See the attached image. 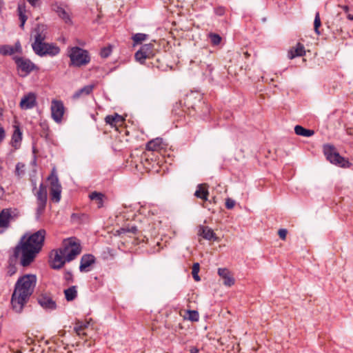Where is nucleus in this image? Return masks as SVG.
Returning <instances> with one entry per match:
<instances>
[{"label":"nucleus","mask_w":353,"mask_h":353,"mask_svg":"<svg viewBox=\"0 0 353 353\" xmlns=\"http://www.w3.org/2000/svg\"><path fill=\"white\" fill-rule=\"evenodd\" d=\"M18 70L23 76H26L36 68V65L29 59L23 57H14Z\"/></svg>","instance_id":"obj_10"},{"label":"nucleus","mask_w":353,"mask_h":353,"mask_svg":"<svg viewBox=\"0 0 353 353\" xmlns=\"http://www.w3.org/2000/svg\"><path fill=\"white\" fill-rule=\"evenodd\" d=\"M97 86V84L95 83H91V84H89L88 85H85V87H83V88H89V89H91V88H94V87Z\"/></svg>","instance_id":"obj_50"},{"label":"nucleus","mask_w":353,"mask_h":353,"mask_svg":"<svg viewBox=\"0 0 353 353\" xmlns=\"http://www.w3.org/2000/svg\"><path fill=\"white\" fill-rule=\"evenodd\" d=\"M135 59L139 62L143 63L146 59H148V57L144 54L143 52L140 49L135 53Z\"/></svg>","instance_id":"obj_36"},{"label":"nucleus","mask_w":353,"mask_h":353,"mask_svg":"<svg viewBox=\"0 0 353 353\" xmlns=\"http://www.w3.org/2000/svg\"><path fill=\"white\" fill-rule=\"evenodd\" d=\"M2 3H3L2 0H0V8H1Z\"/></svg>","instance_id":"obj_56"},{"label":"nucleus","mask_w":353,"mask_h":353,"mask_svg":"<svg viewBox=\"0 0 353 353\" xmlns=\"http://www.w3.org/2000/svg\"><path fill=\"white\" fill-rule=\"evenodd\" d=\"M37 279L35 274H25L17 280L12 295L11 304L13 310L20 313L24 305L34 292Z\"/></svg>","instance_id":"obj_2"},{"label":"nucleus","mask_w":353,"mask_h":353,"mask_svg":"<svg viewBox=\"0 0 353 353\" xmlns=\"http://www.w3.org/2000/svg\"><path fill=\"white\" fill-rule=\"evenodd\" d=\"M321 23L319 13L317 12L315 15L314 21V31L317 34H320L319 28L321 26Z\"/></svg>","instance_id":"obj_38"},{"label":"nucleus","mask_w":353,"mask_h":353,"mask_svg":"<svg viewBox=\"0 0 353 353\" xmlns=\"http://www.w3.org/2000/svg\"><path fill=\"white\" fill-rule=\"evenodd\" d=\"M71 65L80 67L88 64L90 58L88 52L79 47H72L68 50Z\"/></svg>","instance_id":"obj_4"},{"label":"nucleus","mask_w":353,"mask_h":353,"mask_svg":"<svg viewBox=\"0 0 353 353\" xmlns=\"http://www.w3.org/2000/svg\"><path fill=\"white\" fill-rule=\"evenodd\" d=\"M235 205V201L230 199V198H228L226 199L225 200V207L227 209H232Z\"/></svg>","instance_id":"obj_43"},{"label":"nucleus","mask_w":353,"mask_h":353,"mask_svg":"<svg viewBox=\"0 0 353 353\" xmlns=\"http://www.w3.org/2000/svg\"><path fill=\"white\" fill-rule=\"evenodd\" d=\"M147 38H148L147 34H143V33H137V34H135L132 37V40L135 45V44L141 43L142 41L146 40Z\"/></svg>","instance_id":"obj_32"},{"label":"nucleus","mask_w":353,"mask_h":353,"mask_svg":"<svg viewBox=\"0 0 353 353\" xmlns=\"http://www.w3.org/2000/svg\"><path fill=\"white\" fill-rule=\"evenodd\" d=\"M137 232H138V229L136 226L128 225V226L122 228L119 230L120 234L130 232V233L136 234L137 233Z\"/></svg>","instance_id":"obj_35"},{"label":"nucleus","mask_w":353,"mask_h":353,"mask_svg":"<svg viewBox=\"0 0 353 353\" xmlns=\"http://www.w3.org/2000/svg\"><path fill=\"white\" fill-rule=\"evenodd\" d=\"M55 12L58 14V16L62 19L65 23H70L71 19L68 14V13L61 6H57L54 9Z\"/></svg>","instance_id":"obj_29"},{"label":"nucleus","mask_w":353,"mask_h":353,"mask_svg":"<svg viewBox=\"0 0 353 353\" xmlns=\"http://www.w3.org/2000/svg\"><path fill=\"white\" fill-rule=\"evenodd\" d=\"M14 130L12 135L10 144L15 150H17L19 148L22 140V132L19 126L14 125Z\"/></svg>","instance_id":"obj_18"},{"label":"nucleus","mask_w":353,"mask_h":353,"mask_svg":"<svg viewBox=\"0 0 353 353\" xmlns=\"http://www.w3.org/2000/svg\"><path fill=\"white\" fill-rule=\"evenodd\" d=\"M287 234H288V231L286 229H280L278 231V234L282 240H285Z\"/></svg>","instance_id":"obj_45"},{"label":"nucleus","mask_w":353,"mask_h":353,"mask_svg":"<svg viewBox=\"0 0 353 353\" xmlns=\"http://www.w3.org/2000/svg\"><path fill=\"white\" fill-rule=\"evenodd\" d=\"M200 265L199 263H195L192 265V274L194 279L196 281H199L201 280L198 273L199 272Z\"/></svg>","instance_id":"obj_33"},{"label":"nucleus","mask_w":353,"mask_h":353,"mask_svg":"<svg viewBox=\"0 0 353 353\" xmlns=\"http://www.w3.org/2000/svg\"><path fill=\"white\" fill-rule=\"evenodd\" d=\"M188 319L192 321H197L199 320V313L195 310H188Z\"/></svg>","instance_id":"obj_39"},{"label":"nucleus","mask_w":353,"mask_h":353,"mask_svg":"<svg viewBox=\"0 0 353 353\" xmlns=\"http://www.w3.org/2000/svg\"><path fill=\"white\" fill-rule=\"evenodd\" d=\"M37 105V95L30 92L25 94L21 99L19 106L22 110L32 109Z\"/></svg>","instance_id":"obj_12"},{"label":"nucleus","mask_w":353,"mask_h":353,"mask_svg":"<svg viewBox=\"0 0 353 353\" xmlns=\"http://www.w3.org/2000/svg\"><path fill=\"white\" fill-rule=\"evenodd\" d=\"M111 51L110 47L103 48L101 51V56L103 58H106L110 54Z\"/></svg>","instance_id":"obj_42"},{"label":"nucleus","mask_w":353,"mask_h":353,"mask_svg":"<svg viewBox=\"0 0 353 353\" xmlns=\"http://www.w3.org/2000/svg\"><path fill=\"white\" fill-rule=\"evenodd\" d=\"M46 206V203H37V208L36 213L37 219H39L41 215L43 213Z\"/></svg>","instance_id":"obj_40"},{"label":"nucleus","mask_w":353,"mask_h":353,"mask_svg":"<svg viewBox=\"0 0 353 353\" xmlns=\"http://www.w3.org/2000/svg\"><path fill=\"white\" fill-rule=\"evenodd\" d=\"M25 165L22 163H18L15 168V174L20 176L24 174Z\"/></svg>","instance_id":"obj_41"},{"label":"nucleus","mask_w":353,"mask_h":353,"mask_svg":"<svg viewBox=\"0 0 353 353\" xmlns=\"http://www.w3.org/2000/svg\"><path fill=\"white\" fill-rule=\"evenodd\" d=\"M141 50L143 52V54L150 58L154 56V46L152 43L145 44Z\"/></svg>","instance_id":"obj_30"},{"label":"nucleus","mask_w":353,"mask_h":353,"mask_svg":"<svg viewBox=\"0 0 353 353\" xmlns=\"http://www.w3.org/2000/svg\"><path fill=\"white\" fill-rule=\"evenodd\" d=\"M0 54L2 55H12L14 54L13 46L8 45L0 46Z\"/></svg>","instance_id":"obj_31"},{"label":"nucleus","mask_w":353,"mask_h":353,"mask_svg":"<svg viewBox=\"0 0 353 353\" xmlns=\"http://www.w3.org/2000/svg\"><path fill=\"white\" fill-rule=\"evenodd\" d=\"M105 197V196L104 194L96 191L92 192L89 194V198L90 200L94 201L97 203L99 208L103 207V199Z\"/></svg>","instance_id":"obj_24"},{"label":"nucleus","mask_w":353,"mask_h":353,"mask_svg":"<svg viewBox=\"0 0 353 353\" xmlns=\"http://www.w3.org/2000/svg\"><path fill=\"white\" fill-rule=\"evenodd\" d=\"M51 117L57 123H61L63 121L65 108L62 101L52 99L50 105Z\"/></svg>","instance_id":"obj_8"},{"label":"nucleus","mask_w":353,"mask_h":353,"mask_svg":"<svg viewBox=\"0 0 353 353\" xmlns=\"http://www.w3.org/2000/svg\"><path fill=\"white\" fill-rule=\"evenodd\" d=\"M347 18L350 21H353V14H347Z\"/></svg>","instance_id":"obj_52"},{"label":"nucleus","mask_w":353,"mask_h":353,"mask_svg":"<svg viewBox=\"0 0 353 353\" xmlns=\"http://www.w3.org/2000/svg\"><path fill=\"white\" fill-rule=\"evenodd\" d=\"M37 300L39 304L45 310H54L57 308L55 301L47 294L40 295Z\"/></svg>","instance_id":"obj_14"},{"label":"nucleus","mask_w":353,"mask_h":353,"mask_svg":"<svg viewBox=\"0 0 353 353\" xmlns=\"http://www.w3.org/2000/svg\"><path fill=\"white\" fill-rule=\"evenodd\" d=\"M305 54L304 46L301 43H297L296 46L290 48L288 52V57L292 59L296 57H302Z\"/></svg>","instance_id":"obj_16"},{"label":"nucleus","mask_w":353,"mask_h":353,"mask_svg":"<svg viewBox=\"0 0 353 353\" xmlns=\"http://www.w3.org/2000/svg\"><path fill=\"white\" fill-rule=\"evenodd\" d=\"M88 322L78 321L75 324L74 330L79 336L86 335V333L84 332V330L88 327Z\"/></svg>","instance_id":"obj_27"},{"label":"nucleus","mask_w":353,"mask_h":353,"mask_svg":"<svg viewBox=\"0 0 353 353\" xmlns=\"http://www.w3.org/2000/svg\"><path fill=\"white\" fill-rule=\"evenodd\" d=\"M199 350L196 347H190V353H199Z\"/></svg>","instance_id":"obj_49"},{"label":"nucleus","mask_w":353,"mask_h":353,"mask_svg":"<svg viewBox=\"0 0 353 353\" xmlns=\"http://www.w3.org/2000/svg\"><path fill=\"white\" fill-rule=\"evenodd\" d=\"M209 37L210 39V41L212 44L216 46L219 45L221 41V37L219 34L216 33H210Z\"/></svg>","instance_id":"obj_34"},{"label":"nucleus","mask_w":353,"mask_h":353,"mask_svg":"<svg viewBox=\"0 0 353 353\" xmlns=\"http://www.w3.org/2000/svg\"><path fill=\"white\" fill-rule=\"evenodd\" d=\"M12 219L11 210L10 209H3L0 212V228L6 229L10 225Z\"/></svg>","instance_id":"obj_19"},{"label":"nucleus","mask_w":353,"mask_h":353,"mask_svg":"<svg viewBox=\"0 0 353 353\" xmlns=\"http://www.w3.org/2000/svg\"><path fill=\"white\" fill-rule=\"evenodd\" d=\"M3 193V188L0 186V194Z\"/></svg>","instance_id":"obj_55"},{"label":"nucleus","mask_w":353,"mask_h":353,"mask_svg":"<svg viewBox=\"0 0 353 353\" xmlns=\"http://www.w3.org/2000/svg\"><path fill=\"white\" fill-rule=\"evenodd\" d=\"M323 153L327 161L341 168H350L352 165L347 159L341 157L332 145L326 144L323 145Z\"/></svg>","instance_id":"obj_3"},{"label":"nucleus","mask_w":353,"mask_h":353,"mask_svg":"<svg viewBox=\"0 0 353 353\" xmlns=\"http://www.w3.org/2000/svg\"><path fill=\"white\" fill-rule=\"evenodd\" d=\"M208 188V185L206 183L199 184L194 195L203 201H208L209 195Z\"/></svg>","instance_id":"obj_20"},{"label":"nucleus","mask_w":353,"mask_h":353,"mask_svg":"<svg viewBox=\"0 0 353 353\" xmlns=\"http://www.w3.org/2000/svg\"><path fill=\"white\" fill-rule=\"evenodd\" d=\"M61 248L65 250L64 255L67 262L74 259L81 251L80 245L72 239L64 240Z\"/></svg>","instance_id":"obj_5"},{"label":"nucleus","mask_w":353,"mask_h":353,"mask_svg":"<svg viewBox=\"0 0 353 353\" xmlns=\"http://www.w3.org/2000/svg\"><path fill=\"white\" fill-rule=\"evenodd\" d=\"M46 230L41 229L30 235L28 239L23 236L19 243L15 247L14 256L18 258L21 255V265L28 266L40 252L43 245Z\"/></svg>","instance_id":"obj_1"},{"label":"nucleus","mask_w":353,"mask_h":353,"mask_svg":"<svg viewBox=\"0 0 353 353\" xmlns=\"http://www.w3.org/2000/svg\"><path fill=\"white\" fill-rule=\"evenodd\" d=\"M343 10H344L345 12H347V11H348V10H349L348 6H345L343 7Z\"/></svg>","instance_id":"obj_54"},{"label":"nucleus","mask_w":353,"mask_h":353,"mask_svg":"<svg viewBox=\"0 0 353 353\" xmlns=\"http://www.w3.org/2000/svg\"><path fill=\"white\" fill-rule=\"evenodd\" d=\"M36 54L43 57L49 55L51 57L58 54L60 48L54 43L43 42L40 45L32 48Z\"/></svg>","instance_id":"obj_7"},{"label":"nucleus","mask_w":353,"mask_h":353,"mask_svg":"<svg viewBox=\"0 0 353 353\" xmlns=\"http://www.w3.org/2000/svg\"><path fill=\"white\" fill-rule=\"evenodd\" d=\"M2 231H0V233Z\"/></svg>","instance_id":"obj_57"},{"label":"nucleus","mask_w":353,"mask_h":353,"mask_svg":"<svg viewBox=\"0 0 353 353\" xmlns=\"http://www.w3.org/2000/svg\"><path fill=\"white\" fill-rule=\"evenodd\" d=\"M32 6L36 7L39 5L40 0H27Z\"/></svg>","instance_id":"obj_48"},{"label":"nucleus","mask_w":353,"mask_h":353,"mask_svg":"<svg viewBox=\"0 0 353 353\" xmlns=\"http://www.w3.org/2000/svg\"><path fill=\"white\" fill-rule=\"evenodd\" d=\"M105 121L106 123L110 125L111 126L116 127L117 125H121L124 119L121 115L115 113L112 115L106 116Z\"/></svg>","instance_id":"obj_21"},{"label":"nucleus","mask_w":353,"mask_h":353,"mask_svg":"<svg viewBox=\"0 0 353 353\" xmlns=\"http://www.w3.org/2000/svg\"><path fill=\"white\" fill-rule=\"evenodd\" d=\"M218 274L223 280L225 285L230 287L234 284V279L228 269L219 268Z\"/></svg>","instance_id":"obj_15"},{"label":"nucleus","mask_w":353,"mask_h":353,"mask_svg":"<svg viewBox=\"0 0 353 353\" xmlns=\"http://www.w3.org/2000/svg\"><path fill=\"white\" fill-rule=\"evenodd\" d=\"M198 235L201 236L203 239L208 241H220L219 237H218L214 231L208 226L199 225L198 230Z\"/></svg>","instance_id":"obj_13"},{"label":"nucleus","mask_w":353,"mask_h":353,"mask_svg":"<svg viewBox=\"0 0 353 353\" xmlns=\"http://www.w3.org/2000/svg\"><path fill=\"white\" fill-rule=\"evenodd\" d=\"M294 132L297 135L303 136L305 137H311L314 134V130L305 129L301 125H299L295 126Z\"/></svg>","instance_id":"obj_28"},{"label":"nucleus","mask_w":353,"mask_h":353,"mask_svg":"<svg viewBox=\"0 0 353 353\" xmlns=\"http://www.w3.org/2000/svg\"><path fill=\"white\" fill-rule=\"evenodd\" d=\"M92 90H79L77 92H75L72 97L74 99H77L81 95L88 96L91 94Z\"/></svg>","instance_id":"obj_37"},{"label":"nucleus","mask_w":353,"mask_h":353,"mask_svg":"<svg viewBox=\"0 0 353 353\" xmlns=\"http://www.w3.org/2000/svg\"><path fill=\"white\" fill-rule=\"evenodd\" d=\"M65 250L61 248L59 249L52 251L50 255V265L54 270L61 269L67 262L65 255Z\"/></svg>","instance_id":"obj_9"},{"label":"nucleus","mask_w":353,"mask_h":353,"mask_svg":"<svg viewBox=\"0 0 353 353\" xmlns=\"http://www.w3.org/2000/svg\"><path fill=\"white\" fill-rule=\"evenodd\" d=\"M36 196L37 203H46L47 190L46 187L43 183L40 184L39 190L37 191Z\"/></svg>","instance_id":"obj_23"},{"label":"nucleus","mask_w":353,"mask_h":353,"mask_svg":"<svg viewBox=\"0 0 353 353\" xmlns=\"http://www.w3.org/2000/svg\"><path fill=\"white\" fill-rule=\"evenodd\" d=\"M47 28L43 24H37L32 33V36L34 39V41L32 44V48H34L44 42L46 38Z\"/></svg>","instance_id":"obj_11"},{"label":"nucleus","mask_w":353,"mask_h":353,"mask_svg":"<svg viewBox=\"0 0 353 353\" xmlns=\"http://www.w3.org/2000/svg\"><path fill=\"white\" fill-rule=\"evenodd\" d=\"M65 298L68 301H74L77 296V288L75 285L69 287L63 291Z\"/></svg>","instance_id":"obj_26"},{"label":"nucleus","mask_w":353,"mask_h":353,"mask_svg":"<svg viewBox=\"0 0 353 353\" xmlns=\"http://www.w3.org/2000/svg\"><path fill=\"white\" fill-rule=\"evenodd\" d=\"M13 50H14V52H20L21 51V46L19 41H17L15 43L14 46L13 47Z\"/></svg>","instance_id":"obj_47"},{"label":"nucleus","mask_w":353,"mask_h":353,"mask_svg":"<svg viewBox=\"0 0 353 353\" xmlns=\"http://www.w3.org/2000/svg\"><path fill=\"white\" fill-rule=\"evenodd\" d=\"M95 262V258L92 254H84L82 256L80 262L79 270L81 272H88V269L91 265Z\"/></svg>","instance_id":"obj_17"},{"label":"nucleus","mask_w":353,"mask_h":353,"mask_svg":"<svg viewBox=\"0 0 353 353\" xmlns=\"http://www.w3.org/2000/svg\"><path fill=\"white\" fill-rule=\"evenodd\" d=\"M163 139L161 138L154 139L146 144V149L150 151H156L162 148Z\"/></svg>","instance_id":"obj_22"},{"label":"nucleus","mask_w":353,"mask_h":353,"mask_svg":"<svg viewBox=\"0 0 353 353\" xmlns=\"http://www.w3.org/2000/svg\"><path fill=\"white\" fill-rule=\"evenodd\" d=\"M216 12L219 15H222L223 14V10L222 8H219L216 10Z\"/></svg>","instance_id":"obj_51"},{"label":"nucleus","mask_w":353,"mask_h":353,"mask_svg":"<svg viewBox=\"0 0 353 353\" xmlns=\"http://www.w3.org/2000/svg\"><path fill=\"white\" fill-rule=\"evenodd\" d=\"M197 90H190V94H194L195 92H196Z\"/></svg>","instance_id":"obj_53"},{"label":"nucleus","mask_w":353,"mask_h":353,"mask_svg":"<svg viewBox=\"0 0 353 353\" xmlns=\"http://www.w3.org/2000/svg\"><path fill=\"white\" fill-rule=\"evenodd\" d=\"M17 11H18L19 18L21 21L20 27L21 28H23L25 23L28 19V17L26 14V10L25 3L19 4L18 8H17Z\"/></svg>","instance_id":"obj_25"},{"label":"nucleus","mask_w":353,"mask_h":353,"mask_svg":"<svg viewBox=\"0 0 353 353\" xmlns=\"http://www.w3.org/2000/svg\"><path fill=\"white\" fill-rule=\"evenodd\" d=\"M48 180L50 184V199L52 201L58 203L61 200V185L59 181L54 168L52 169L51 174L48 177Z\"/></svg>","instance_id":"obj_6"},{"label":"nucleus","mask_w":353,"mask_h":353,"mask_svg":"<svg viewBox=\"0 0 353 353\" xmlns=\"http://www.w3.org/2000/svg\"><path fill=\"white\" fill-rule=\"evenodd\" d=\"M64 279L68 283H72L73 282V275L71 272L70 271H65L64 274Z\"/></svg>","instance_id":"obj_44"},{"label":"nucleus","mask_w":353,"mask_h":353,"mask_svg":"<svg viewBox=\"0 0 353 353\" xmlns=\"http://www.w3.org/2000/svg\"><path fill=\"white\" fill-rule=\"evenodd\" d=\"M6 137V132L3 126L0 124V144Z\"/></svg>","instance_id":"obj_46"}]
</instances>
